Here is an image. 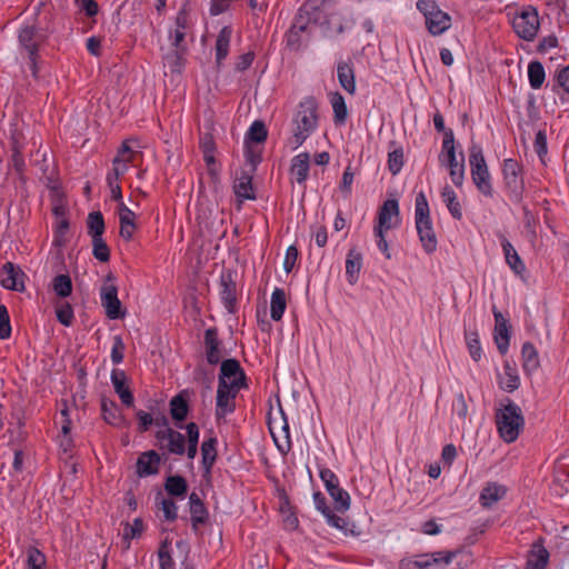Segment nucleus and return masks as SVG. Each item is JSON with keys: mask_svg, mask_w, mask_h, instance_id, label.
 I'll return each mask as SVG.
<instances>
[{"mask_svg": "<svg viewBox=\"0 0 569 569\" xmlns=\"http://www.w3.org/2000/svg\"><path fill=\"white\" fill-rule=\"evenodd\" d=\"M399 224V204L396 199H389L383 202L378 212V223L375 227V233H381L396 228Z\"/></svg>", "mask_w": 569, "mask_h": 569, "instance_id": "9b49d317", "label": "nucleus"}, {"mask_svg": "<svg viewBox=\"0 0 569 569\" xmlns=\"http://www.w3.org/2000/svg\"><path fill=\"white\" fill-rule=\"evenodd\" d=\"M239 392V389L218 386L216 398V418L218 420L226 418L236 410V398Z\"/></svg>", "mask_w": 569, "mask_h": 569, "instance_id": "f8f14e48", "label": "nucleus"}, {"mask_svg": "<svg viewBox=\"0 0 569 569\" xmlns=\"http://www.w3.org/2000/svg\"><path fill=\"white\" fill-rule=\"evenodd\" d=\"M549 551L543 546V539H537L527 555L525 569H545L548 565Z\"/></svg>", "mask_w": 569, "mask_h": 569, "instance_id": "dca6fc26", "label": "nucleus"}, {"mask_svg": "<svg viewBox=\"0 0 569 569\" xmlns=\"http://www.w3.org/2000/svg\"><path fill=\"white\" fill-rule=\"evenodd\" d=\"M190 26L191 23L187 11L184 9L180 10L176 17L174 29L170 32V39L176 49L181 51L187 50L183 42Z\"/></svg>", "mask_w": 569, "mask_h": 569, "instance_id": "2eb2a0df", "label": "nucleus"}, {"mask_svg": "<svg viewBox=\"0 0 569 569\" xmlns=\"http://www.w3.org/2000/svg\"><path fill=\"white\" fill-rule=\"evenodd\" d=\"M539 16L535 8L528 7L512 20L515 32L523 40L531 41L539 30Z\"/></svg>", "mask_w": 569, "mask_h": 569, "instance_id": "0eeeda50", "label": "nucleus"}, {"mask_svg": "<svg viewBox=\"0 0 569 569\" xmlns=\"http://www.w3.org/2000/svg\"><path fill=\"white\" fill-rule=\"evenodd\" d=\"M232 30L230 27H223L218 33L216 40V61L220 64L229 53Z\"/></svg>", "mask_w": 569, "mask_h": 569, "instance_id": "c85d7f7f", "label": "nucleus"}, {"mask_svg": "<svg viewBox=\"0 0 569 569\" xmlns=\"http://www.w3.org/2000/svg\"><path fill=\"white\" fill-rule=\"evenodd\" d=\"M114 277L111 273L107 276L100 289L101 305L109 319H120L124 316V312L121 310V301L118 298V289L112 283Z\"/></svg>", "mask_w": 569, "mask_h": 569, "instance_id": "9d476101", "label": "nucleus"}, {"mask_svg": "<svg viewBox=\"0 0 569 569\" xmlns=\"http://www.w3.org/2000/svg\"><path fill=\"white\" fill-rule=\"evenodd\" d=\"M92 254L101 262L110 260V249L102 237L92 239Z\"/></svg>", "mask_w": 569, "mask_h": 569, "instance_id": "5fc2aeb1", "label": "nucleus"}, {"mask_svg": "<svg viewBox=\"0 0 569 569\" xmlns=\"http://www.w3.org/2000/svg\"><path fill=\"white\" fill-rule=\"evenodd\" d=\"M144 531V525L141 518L133 519L132 523L126 522L123 525L122 538L127 541V548L130 546V540L141 537Z\"/></svg>", "mask_w": 569, "mask_h": 569, "instance_id": "a18cd8bd", "label": "nucleus"}, {"mask_svg": "<svg viewBox=\"0 0 569 569\" xmlns=\"http://www.w3.org/2000/svg\"><path fill=\"white\" fill-rule=\"evenodd\" d=\"M528 78L532 89H540L546 79L543 66L539 61H531L528 66Z\"/></svg>", "mask_w": 569, "mask_h": 569, "instance_id": "ea45409f", "label": "nucleus"}, {"mask_svg": "<svg viewBox=\"0 0 569 569\" xmlns=\"http://www.w3.org/2000/svg\"><path fill=\"white\" fill-rule=\"evenodd\" d=\"M217 439L209 438L204 440L201 445V456L202 463L207 470H209L216 461L217 458Z\"/></svg>", "mask_w": 569, "mask_h": 569, "instance_id": "a19ab883", "label": "nucleus"}, {"mask_svg": "<svg viewBox=\"0 0 569 569\" xmlns=\"http://www.w3.org/2000/svg\"><path fill=\"white\" fill-rule=\"evenodd\" d=\"M52 288L59 298H67L72 292V281L68 274H58L52 280Z\"/></svg>", "mask_w": 569, "mask_h": 569, "instance_id": "49530a36", "label": "nucleus"}, {"mask_svg": "<svg viewBox=\"0 0 569 569\" xmlns=\"http://www.w3.org/2000/svg\"><path fill=\"white\" fill-rule=\"evenodd\" d=\"M320 478L323 481L328 492L340 485L338 477L335 475L332 470L328 468H323L320 470Z\"/></svg>", "mask_w": 569, "mask_h": 569, "instance_id": "e2e57ef3", "label": "nucleus"}, {"mask_svg": "<svg viewBox=\"0 0 569 569\" xmlns=\"http://www.w3.org/2000/svg\"><path fill=\"white\" fill-rule=\"evenodd\" d=\"M441 197L451 216L455 219L460 220L462 218V212L461 206L457 200L456 192L449 186H446L441 191Z\"/></svg>", "mask_w": 569, "mask_h": 569, "instance_id": "e433bc0d", "label": "nucleus"}, {"mask_svg": "<svg viewBox=\"0 0 569 569\" xmlns=\"http://www.w3.org/2000/svg\"><path fill=\"white\" fill-rule=\"evenodd\" d=\"M280 419H281V423L279 425V431H281L283 433L284 445L279 442V438H278L277 431H276V421L272 418L269 419L270 433H271L276 445L278 446V448H280V449L288 448L289 449V448H291L290 436H289V423H288L287 418L282 410H280Z\"/></svg>", "mask_w": 569, "mask_h": 569, "instance_id": "72a5a7b5", "label": "nucleus"}, {"mask_svg": "<svg viewBox=\"0 0 569 569\" xmlns=\"http://www.w3.org/2000/svg\"><path fill=\"white\" fill-rule=\"evenodd\" d=\"M533 147L539 158L542 159L547 153V136L545 131L540 130L537 132Z\"/></svg>", "mask_w": 569, "mask_h": 569, "instance_id": "774afa93", "label": "nucleus"}, {"mask_svg": "<svg viewBox=\"0 0 569 569\" xmlns=\"http://www.w3.org/2000/svg\"><path fill=\"white\" fill-rule=\"evenodd\" d=\"M221 283H222L221 298L224 301L226 306L230 309L233 306V303L236 302L234 286L226 282L224 279H222Z\"/></svg>", "mask_w": 569, "mask_h": 569, "instance_id": "338daca9", "label": "nucleus"}, {"mask_svg": "<svg viewBox=\"0 0 569 569\" xmlns=\"http://www.w3.org/2000/svg\"><path fill=\"white\" fill-rule=\"evenodd\" d=\"M469 163L471 178L478 191L486 197H492L491 177L481 146L471 143L469 148Z\"/></svg>", "mask_w": 569, "mask_h": 569, "instance_id": "7ed1b4c3", "label": "nucleus"}, {"mask_svg": "<svg viewBox=\"0 0 569 569\" xmlns=\"http://www.w3.org/2000/svg\"><path fill=\"white\" fill-rule=\"evenodd\" d=\"M164 488L167 492L174 497H183L187 493V481L181 476H170L167 478Z\"/></svg>", "mask_w": 569, "mask_h": 569, "instance_id": "79ce46f5", "label": "nucleus"}, {"mask_svg": "<svg viewBox=\"0 0 569 569\" xmlns=\"http://www.w3.org/2000/svg\"><path fill=\"white\" fill-rule=\"evenodd\" d=\"M403 166V152L401 149H397L389 153L388 156V168L390 172L395 176L400 172Z\"/></svg>", "mask_w": 569, "mask_h": 569, "instance_id": "052dcab7", "label": "nucleus"}, {"mask_svg": "<svg viewBox=\"0 0 569 569\" xmlns=\"http://www.w3.org/2000/svg\"><path fill=\"white\" fill-rule=\"evenodd\" d=\"M331 106L333 109L335 121L337 123L345 122L348 110L343 97L339 92L331 93Z\"/></svg>", "mask_w": 569, "mask_h": 569, "instance_id": "09e8293b", "label": "nucleus"}, {"mask_svg": "<svg viewBox=\"0 0 569 569\" xmlns=\"http://www.w3.org/2000/svg\"><path fill=\"white\" fill-rule=\"evenodd\" d=\"M496 423L502 440L507 443L515 442L525 425L520 407L508 399L507 403L497 410Z\"/></svg>", "mask_w": 569, "mask_h": 569, "instance_id": "f03ea898", "label": "nucleus"}, {"mask_svg": "<svg viewBox=\"0 0 569 569\" xmlns=\"http://www.w3.org/2000/svg\"><path fill=\"white\" fill-rule=\"evenodd\" d=\"M189 508L192 528L197 530L199 525H203L208 520V510L196 492L189 496Z\"/></svg>", "mask_w": 569, "mask_h": 569, "instance_id": "412c9836", "label": "nucleus"}, {"mask_svg": "<svg viewBox=\"0 0 569 569\" xmlns=\"http://www.w3.org/2000/svg\"><path fill=\"white\" fill-rule=\"evenodd\" d=\"M416 229L423 250L427 253H432L433 251H436L438 240L432 227L431 219L416 222Z\"/></svg>", "mask_w": 569, "mask_h": 569, "instance_id": "f3484780", "label": "nucleus"}, {"mask_svg": "<svg viewBox=\"0 0 569 569\" xmlns=\"http://www.w3.org/2000/svg\"><path fill=\"white\" fill-rule=\"evenodd\" d=\"M23 271L12 262H6L0 270V283L13 291H24Z\"/></svg>", "mask_w": 569, "mask_h": 569, "instance_id": "4468645a", "label": "nucleus"}, {"mask_svg": "<svg viewBox=\"0 0 569 569\" xmlns=\"http://www.w3.org/2000/svg\"><path fill=\"white\" fill-rule=\"evenodd\" d=\"M522 367L525 371L532 372L538 369L540 362L537 349L531 342H526L521 349Z\"/></svg>", "mask_w": 569, "mask_h": 569, "instance_id": "f704fd0d", "label": "nucleus"}, {"mask_svg": "<svg viewBox=\"0 0 569 569\" xmlns=\"http://www.w3.org/2000/svg\"><path fill=\"white\" fill-rule=\"evenodd\" d=\"M362 267V254L355 248H351L346 259V276L350 284H355L359 279Z\"/></svg>", "mask_w": 569, "mask_h": 569, "instance_id": "b1692460", "label": "nucleus"}, {"mask_svg": "<svg viewBox=\"0 0 569 569\" xmlns=\"http://www.w3.org/2000/svg\"><path fill=\"white\" fill-rule=\"evenodd\" d=\"M26 569H46L47 557L38 548L30 546L26 550Z\"/></svg>", "mask_w": 569, "mask_h": 569, "instance_id": "4c0bfd02", "label": "nucleus"}, {"mask_svg": "<svg viewBox=\"0 0 569 569\" xmlns=\"http://www.w3.org/2000/svg\"><path fill=\"white\" fill-rule=\"evenodd\" d=\"M158 557L160 569H174V561L170 555V542L168 539L161 542Z\"/></svg>", "mask_w": 569, "mask_h": 569, "instance_id": "864d4df0", "label": "nucleus"}, {"mask_svg": "<svg viewBox=\"0 0 569 569\" xmlns=\"http://www.w3.org/2000/svg\"><path fill=\"white\" fill-rule=\"evenodd\" d=\"M131 140H126L122 142L121 147L118 150L114 160H119L121 162L131 163L134 161L138 152L132 150L130 146Z\"/></svg>", "mask_w": 569, "mask_h": 569, "instance_id": "4d7b16f0", "label": "nucleus"}, {"mask_svg": "<svg viewBox=\"0 0 569 569\" xmlns=\"http://www.w3.org/2000/svg\"><path fill=\"white\" fill-rule=\"evenodd\" d=\"M337 76L340 86L350 94L356 91L355 72L352 67L347 62H340L337 67Z\"/></svg>", "mask_w": 569, "mask_h": 569, "instance_id": "cd10ccee", "label": "nucleus"}, {"mask_svg": "<svg viewBox=\"0 0 569 569\" xmlns=\"http://www.w3.org/2000/svg\"><path fill=\"white\" fill-rule=\"evenodd\" d=\"M56 316L61 325L66 327L71 326L74 318L72 306L69 302L57 303Z\"/></svg>", "mask_w": 569, "mask_h": 569, "instance_id": "3c124183", "label": "nucleus"}, {"mask_svg": "<svg viewBox=\"0 0 569 569\" xmlns=\"http://www.w3.org/2000/svg\"><path fill=\"white\" fill-rule=\"evenodd\" d=\"M156 437L160 442L161 447L166 448L170 453L179 456L184 453L186 440L184 436L179 431H176L172 428L167 427L162 430H159Z\"/></svg>", "mask_w": 569, "mask_h": 569, "instance_id": "ddd939ff", "label": "nucleus"}, {"mask_svg": "<svg viewBox=\"0 0 569 569\" xmlns=\"http://www.w3.org/2000/svg\"><path fill=\"white\" fill-rule=\"evenodd\" d=\"M456 555L457 552L451 551L418 555L412 559L401 560L400 569H447Z\"/></svg>", "mask_w": 569, "mask_h": 569, "instance_id": "39448f33", "label": "nucleus"}, {"mask_svg": "<svg viewBox=\"0 0 569 569\" xmlns=\"http://www.w3.org/2000/svg\"><path fill=\"white\" fill-rule=\"evenodd\" d=\"M416 6L423 14L426 27L432 36H440L451 27V17L435 0H418Z\"/></svg>", "mask_w": 569, "mask_h": 569, "instance_id": "20e7f679", "label": "nucleus"}, {"mask_svg": "<svg viewBox=\"0 0 569 569\" xmlns=\"http://www.w3.org/2000/svg\"><path fill=\"white\" fill-rule=\"evenodd\" d=\"M11 336V325L8 309L4 305H0V339L4 340Z\"/></svg>", "mask_w": 569, "mask_h": 569, "instance_id": "bf43d9fd", "label": "nucleus"}, {"mask_svg": "<svg viewBox=\"0 0 569 569\" xmlns=\"http://www.w3.org/2000/svg\"><path fill=\"white\" fill-rule=\"evenodd\" d=\"M218 386L239 390L247 388L246 373L237 359L221 362Z\"/></svg>", "mask_w": 569, "mask_h": 569, "instance_id": "423d86ee", "label": "nucleus"}, {"mask_svg": "<svg viewBox=\"0 0 569 569\" xmlns=\"http://www.w3.org/2000/svg\"><path fill=\"white\" fill-rule=\"evenodd\" d=\"M310 156L307 152L295 156L291 160L290 172L298 183H303L309 174Z\"/></svg>", "mask_w": 569, "mask_h": 569, "instance_id": "4be33fe9", "label": "nucleus"}, {"mask_svg": "<svg viewBox=\"0 0 569 569\" xmlns=\"http://www.w3.org/2000/svg\"><path fill=\"white\" fill-rule=\"evenodd\" d=\"M160 506L166 520L173 521L177 519L178 508L172 499H162Z\"/></svg>", "mask_w": 569, "mask_h": 569, "instance_id": "0e129e2a", "label": "nucleus"}, {"mask_svg": "<svg viewBox=\"0 0 569 569\" xmlns=\"http://www.w3.org/2000/svg\"><path fill=\"white\" fill-rule=\"evenodd\" d=\"M495 318H496L495 340L497 342V347H498L499 351L501 353H505L509 346L507 322L500 312H495Z\"/></svg>", "mask_w": 569, "mask_h": 569, "instance_id": "2f4dec72", "label": "nucleus"}, {"mask_svg": "<svg viewBox=\"0 0 569 569\" xmlns=\"http://www.w3.org/2000/svg\"><path fill=\"white\" fill-rule=\"evenodd\" d=\"M134 219V212L121 203L119 208L120 236L127 241L131 240L136 230Z\"/></svg>", "mask_w": 569, "mask_h": 569, "instance_id": "a878e982", "label": "nucleus"}, {"mask_svg": "<svg viewBox=\"0 0 569 569\" xmlns=\"http://www.w3.org/2000/svg\"><path fill=\"white\" fill-rule=\"evenodd\" d=\"M189 411L187 399L183 393L174 396L170 401L171 417L177 421H182L187 418Z\"/></svg>", "mask_w": 569, "mask_h": 569, "instance_id": "58836bf2", "label": "nucleus"}, {"mask_svg": "<svg viewBox=\"0 0 569 569\" xmlns=\"http://www.w3.org/2000/svg\"><path fill=\"white\" fill-rule=\"evenodd\" d=\"M101 410L103 419L107 423L112 426H120L123 418L118 408L117 403L107 398H102L101 400Z\"/></svg>", "mask_w": 569, "mask_h": 569, "instance_id": "473e14b6", "label": "nucleus"}, {"mask_svg": "<svg viewBox=\"0 0 569 569\" xmlns=\"http://www.w3.org/2000/svg\"><path fill=\"white\" fill-rule=\"evenodd\" d=\"M267 134L268 132L262 121H254L248 131V138L258 143L263 142L267 139Z\"/></svg>", "mask_w": 569, "mask_h": 569, "instance_id": "13d9d810", "label": "nucleus"}, {"mask_svg": "<svg viewBox=\"0 0 569 569\" xmlns=\"http://www.w3.org/2000/svg\"><path fill=\"white\" fill-rule=\"evenodd\" d=\"M506 495V488L496 482H489L481 490L479 501L483 508H490L493 503L501 500Z\"/></svg>", "mask_w": 569, "mask_h": 569, "instance_id": "393cba45", "label": "nucleus"}, {"mask_svg": "<svg viewBox=\"0 0 569 569\" xmlns=\"http://www.w3.org/2000/svg\"><path fill=\"white\" fill-rule=\"evenodd\" d=\"M160 463L159 455L153 451L143 452L137 461V472L140 477L154 475L158 472Z\"/></svg>", "mask_w": 569, "mask_h": 569, "instance_id": "aec40b11", "label": "nucleus"}, {"mask_svg": "<svg viewBox=\"0 0 569 569\" xmlns=\"http://www.w3.org/2000/svg\"><path fill=\"white\" fill-rule=\"evenodd\" d=\"M206 357L210 365H217L220 361V340L216 328H209L204 332Z\"/></svg>", "mask_w": 569, "mask_h": 569, "instance_id": "6ab92c4d", "label": "nucleus"}, {"mask_svg": "<svg viewBox=\"0 0 569 569\" xmlns=\"http://www.w3.org/2000/svg\"><path fill=\"white\" fill-rule=\"evenodd\" d=\"M68 229H69V222L66 218H61L58 223H57V228H56V232H54V239H53V244L57 246V247H62L66 244V234L68 232Z\"/></svg>", "mask_w": 569, "mask_h": 569, "instance_id": "680f3d73", "label": "nucleus"}, {"mask_svg": "<svg viewBox=\"0 0 569 569\" xmlns=\"http://www.w3.org/2000/svg\"><path fill=\"white\" fill-rule=\"evenodd\" d=\"M501 246L506 262L515 271V273L521 274L526 270V267L513 246L506 238L502 239Z\"/></svg>", "mask_w": 569, "mask_h": 569, "instance_id": "c756f323", "label": "nucleus"}, {"mask_svg": "<svg viewBox=\"0 0 569 569\" xmlns=\"http://www.w3.org/2000/svg\"><path fill=\"white\" fill-rule=\"evenodd\" d=\"M430 209L425 193L421 191L416 197L415 222L430 220Z\"/></svg>", "mask_w": 569, "mask_h": 569, "instance_id": "8fccbe9b", "label": "nucleus"}, {"mask_svg": "<svg viewBox=\"0 0 569 569\" xmlns=\"http://www.w3.org/2000/svg\"><path fill=\"white\" fill-rule=\"evenodd\" d=\"M456 156V148H455V136L452 130L445 131V138L442 141V150L439 154V161L445 162V159L451 158Z\"/></svg>", "mask_w": 569, "mask_h": 569, "instance_id": "603ef678", "label": "nucleus"}, {"mask_svg": "<svg viewBox=\"0 0 569 569\" xmlns=\"http://www.w3.org/2000/svg\"><path fill=\"white\" fill-rule=\"evenodd\" d=\"M449 168V176L453 184L458 188L462 187L465 181V159L461 153L460 160L457 159V156L445 159V162H441Z\"/></svg>", "mask_w": 569, "mask_h": 569, "instance_id": "bb28decb", "label": "nucleus"}, {"mask_svg": "<svg viewBox=\"0 0 569 569\" xmlns=\"http://www.w3.org/2000/svg\"><path fill=\"white\" fill-rule=\"evenodd\" d=\"M313 502L316 508L327 518L330 526L338 529H343L346 527V520L332 512V510L327 506L326 497L321 492L318 491L313 493Z\"/></svg>", "mask_w": 569, "mask_h": 569, "instance_id": "5701e85b", "label": "nucleus"}, {"mask_svg": "<svg viewBox=\"0 0 569 569\" xmlns=\"http://www.w3.org/2000/svg\"><path fill=\"white\" fill-rule=\"evenodd\" d=\"M505 376L500 379V387L507 392H512L519 388L520 380L515 368L506 363Z\"/></svg>", "mask_w": 569, "mask_h": 569, "instance_id": "37998d69", "label": "nucleus"}, {"mask_svg": "<svg viewBox=\"0 0 569 569\" xmlns=\"http://www.w3.org/2000/svg\"><path fill=\"white\" fill-rule=\"evenodd\" d=\"M466 341L470 352V356L475 361H478L481 358V347L479 341V336L477 332H467Z\"/></svg>", "mask_w": 569, "mask_h": 569, "instance_id": "6e6d98bb", "label": "nucleus"}, {"mask_svg": "<svg viewBox=\"0 0 569 569\" xmlns=\"http://www.w3.org/2000/svg\"><path fill=\"white\" fill-rule=\"evenodd\" d=\"M19 44L23 48L30 59V68L33 77H37V57L40 43L43 41L42 34H40L34 26H24L19 30L18 34Z\"/></svg>", "mask_w": 569, "mask_h": 569, "instance_id": "6e6552de", "label": "nucleus"}, {"mask_svg": "<svg viewBox=\"0 0 569 569\" xmlns=\"http://www.w3.org/2000/svg\"><path fill=\"white\" fill-rule=\"evenodd\" d=\"M328 493L333 499L337 511L345 512L350 508V496L340 485Z\"/></svg>", "mask_w": 569, "mask_h": 569, "instance_id": "de8ad7c7", "label": "nucleus"}, {"mask_svg": "<svg viewBox=\"0 0 569 569\" xmlns=\"http://www.w3.org/2000/svg\"><path fill=\"white\" fill-rule=\"evenodd\" d=\"M502 174L510 194L516 200H520L525 190L521 164L515 159H506L502 164Z\"/></svg>", "mask_w": 569, "mask_h": 569, "instance_id": "1a4fd4ad", "label": "nucleus"}, {"mask_svg": "<svg viewBox=\"0 0 569 569\" xmlns=\"http://www.w3.org/2000/svg\"><path fill=\"white\" fill-rule=\"evenodd\" d=\"M234 193L237 197L242 199H254V193L251 183V177L248 174H242L239 177L233 186Z\"/></svg>", "mask_w": 569, "mask_h": 569, "instance_id": "c03bdc74", "label": "nucleus"}, {"mask_svg": "<svg viewBox=\"0 0 569 569\" xmlns=\"http://www.w3.org/2000/svg\"><path fill=\"white\" fill-rule=\"evenodd\" d=\"M123 352H124V343L121 339V337L116 336L113 338V346L111 349V360L113 363L118 365L122 362L123 360Z\"/></svg>", "mask_w": 569, "mask_h": 569, "instance_id": "69168bd1", "label": "nucleus"}, {"mask_svg": "<svg viewBox=\"0 0 569 569\" xmlns=\"http://www.w3.org/2000/svg\"><path fill=\"white\" fill-rule=\"evenodd\" d=\"M111 382L121 402L127 407H131L133 405V395L131 390L126 386L127 376L124 371L119 369L112 370Z\"/></svg>", "mask_w": 569, "mask_h": 569, "instance_id": "a211bd4d", "label": "nucleus"}, {"mask_svg": "<svg viewBox=\"0 0 569 569\" xmlns=\"http://www.w3.org/2000/svg\"><path fill=\"white\" fill-rule=\"evenodd\" d=\"M318 126V103L309 97L300 102L293 119L292 142L293 148L300 147Z\"/></svg>", "mask_w": 569, "mask_h": 569, "instance_id": "f257e3e1", "label": "nucleus"}, {"mask_svg": "<svg viewBox=\"0 0 569 569\" xmlns=\"http://www.w3.org/2000/svg\"><path fill=\"white\" fill-rule=\"evenodd\" d=\"M287 307L286 292L281 288H276L271 295L270 316L274 321L281 320Z\"/></svg>", "mask_w": 569, "mask_h": 569, "instance_id": "7c9ffc66", "label": "nucleus"}, {"mask_svg": "<svg viewBox=\"0 0 569 569\" xmlns=\"http://www.w3.org/2000/svg\"><path fill=\"white\" fill-rule=\"evenodd\" d=\"M87 228L88 234L91 236L92 239L102 237L106 227L103 216L100 211H92L88 214Z\"/></svg>", "mask_w": 569, "mask_h": 569, "instance_id": "c9c22d12", "label": "nucleus"}]
</instances>
